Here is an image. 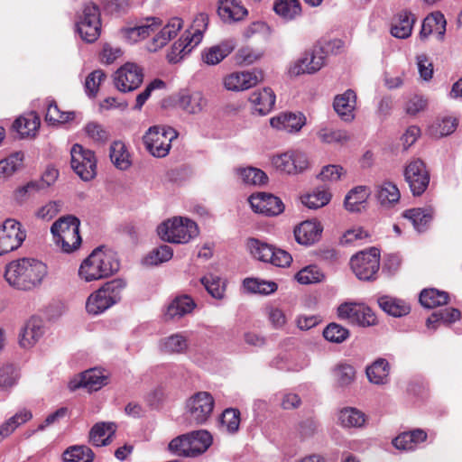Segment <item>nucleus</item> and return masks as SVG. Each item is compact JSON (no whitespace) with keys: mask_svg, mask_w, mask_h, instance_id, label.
Listing matches in <instances>:
<instances>
[{"mask_svg":"<svg viewBox=\"0 0 462 462\" xmlns=\"http://www.w3.org/2000/svg\"><path fill=\"white\" fill-rule=\"evenodd\" d=\"M189 344L186 336L175 333L160 340L161 351L168 354H182L188 349Z\"/></svg>","mask_w":462,"mask_h":462,"instance_id":"a19ab883","label":"nucleus"},{"mask_svg":"<svg viewBox=\"0 0 462 462\" xmlns=\"http://www.w3.org/2000/svg\"><path fill=\"white\" fill-rule=\"evenodd\" d=\"M162 25L161 20L155 17H149L145 20V23L134 26L123 28L121 34L125 41L129 43H135L148 37L151 33H153Z\"/></svg>","mask_w":462,"mask_h":462,"instance_id":"5701e85b","label":"nucleus"},{"mask_svg":"<svg viewBox=\"0 0 462 462\" xmlns=\"http://www.w3.org/2000/svg\"><path fill=\"white\" fill-rule=\"evenodd\" d=\"M178 105L189 114H199L207 106V99L200 91L186 92L180 96Z\"/></svg>","mask_w":462,"mask_h":462,"instance_id":"f704fd0d","label":"nucleus"},{"mask_svg":"<svg viewBox=\"0 0 462 462\" xmlns=\"http://www.w3.org/2000/svg\"><path fill=\"white\" fill-rule=\"evenodd\" d=\"M76 30L81 39L94 42L100 35L101 21L99 8L95 4L84 5L76 18Z\"/></svg>","mask_w":462,"mask_h":462,"instance_id":"6e6552de","label":"nucleus"},{"mask_svg":"<svg viewBox=\"0 0 462 462\" xmlns=\"http://www.w3.org/2000/svg\"><path fill=\"white\" fill-rule=\"evenodd\" d=\"M116 430V425L114 422L96 423L89 432V440L96 447L107 446L111 441Z\"/></svg>","mask_w":462,"mask_h":462,"instance_id":"2f4dec72","label":"nucleus"},{"mask_svg":"<svg viewBox=\"0 0 462 462\" xmlns=\"http://www.w3.org/2000/svg\"><path fill=\"white\" fill-rule=\"evenodd\" d=\"M324 337L333 343H342L349 337L347 328L337 323H330L323 331Z\"/></svg>","mask_w":462,"mask_h":462,"instance_id":"338daca9","label":"nucleus"},{"mask_svg":"<svg viewBox=\"0 0 462 462\" xmlns=\"http://www.w3.org/2000/svg\"><path fill=\"white\" fill-rule=\"evenodd\" d=\"M183 22L179 17L171 18L168 23L157 32L152 40L147 44V50L155 52L159 49L165 46L172 38H174L179 31L182 28Z\"/></svg>","mask_w":462,"mask_h":462,"instance_id":"412c9836","label":"nucleus"},{"mask_svg":"<svg viewBox=\"0 0 462 462\" xmlns=\"http://www.w3.org/2000/svg\"><path fill=\"white\" fill-rule=\"evenodd\" d=\"M356 106V94L352 89L346 90L343 94L337 95L333 101V108L339 118L346 123L355 119Z\"/></svg>","mask_w":462,"mask_h":462,"instance_id":"4be33fe9","label":"nucleus"},{"mask_svg":"<svg viewBox=\"0 0 462 462\" xmlns=\"http://www.w3.org/2000/svg\"><path fill=\"white\" fill-rule=\"evenodd\" d=\"M461 313L457 309L448 308L433 312L427 319V327L435 329L436 324H451L460 319Z\"/></svg>","mask_w":462,"mask_h":462,"instance_id":"3c124183","label":"nucleus"},{"mask_svg":"<svg viewBox=\"0 0 462 462\" xmlns=\"http://www.w3.org/2000/svg\"><path fill=\"white\" fill-rule=\"evenodd\" d=\"M249 203L254 211L267 216L279 215L284 209V205L278 197L265 192L252 194Z\"/></svg>","mask_w":462,"mask_h":462,"instance_id":"6ab92c4d","label":"nucleus"},{"mask_svg":"<svg viewBox=\"0 0 462 462\" xmlns=\"http://www.w3.org/2000/svg\"><path fill=\"white\" fill-rule=\"evenodd\" d=\"M401 194L399 189L393 182H383L376 189V198L383 207H391L397 203Z\"/></svg>","mask_w":462,"mask_h":462,"instance_id":"c03bdc74","label":"nucleus"},{"mask_svg":"<svg viewBox=\"0 0 462 462\" xmlns=\"http://www.w3.org/2000/svg\"><path fill=\"white\" fill-rule=\"evenodd\" d=\"M272 163L276 170L288 174H295L307 169L309 161L306 153L290 151L273 157Z\"/></svg>","mask_w":462,"mask_h":462,"instance_id":"f3484780","label":"nucleus"},{"mask_svg":"<svg viewBox=\"0 0 462 462\" xmlns=\"http://www.w3.org/2000/svg\"><path fill=\"white\" fill-rule=\"evenodd\" d=\"M234 39H227L219 44L211 46L202 51V60L208 65H217L227 57L236 48Z\"/></svg>","mask_w":462,"mask_h":462,"instance_id":"c85d7f7f","label":"nucleus"},{"mask_svg":"<svg viewBox=\"0 0 462 462\" xmlns=\"http://www.w3.org/2000/svg\"><path fill=\"white\" fill-rule=\"evenodd\" d=\"M263 57V51L244 47L236 53V62L240 66H249Z\"/></svg>","mask_w":462,"mask_h":462,"instance_id":"774afa93","label":"nucleus"},{"mask_svg":"<svg viewBox=\"0 0 462 462\" xmlns=\"http://www.w3.org/2000/svg\"><path fill=\"white\" fill-rule=\"evenodd\" d=\"M317 137L325 144L344 145L350 140V134L344 129H336L328 125H321L317 130Z\"/></svg>","mask_w":462,"mask_h":462,"instance_id":"e433bc0d","label":"nucleus"},{"mask_svg":"<svg viewBox=\"0 0 462 462\" xmlns=\"http://www.w3.org/2000/svg\"><path fill=\"white\" fill-rule=\"evenodd\" d=\"M201 283L207 291L215 299L221 300L225 296V282L217 276L209 274L201 278Z\"/></svg>","mask_w":462,"mask_h":462,"instance_id":"680f3d73","label":"nucleus"},{"mask_svg":"<svg viewBox=\"0 0 462 462\" xmlns=\"http://www.w3.org/2000/svg\"><path fill=\"white\" fill-rule=\"evenodd\" d=\"M458 121L455 117L445 116L437 121L430 127V134L435 137H443L451 134L457 129Z\"/></svg>","mask_w":462,"mask_h":462,"instance_id":"052dcab7","label":"nucleus"},{"mask_svg":"<svg viewBox=\"0 0 462 462\" xmlns=\"http://www.w3.org/2000/svg\"><path fill=\"white\" fill-rule=\"evenodd\" d=\"M45 334L44 321L39 317L30 318L21 328L18 344L23 349L32 348Z\"/></svg>","mask_w":462,"mask_h":462,"instance_id":"a211bd4d","label":"nucleus"},{"mask_svg":"<svg viewBox=\"0 0 462 462\" xmlns=\"http://www.w3.org/2000/svg\"><path fill=\"white\" fill-rule=\"evenodd\" d=\"M75 112H62L59 109L55 102L51 101L48 104L45 115V120L50 125L64 124L71 121L75 117Z\"/></svg>","mask_w":462,"mask_h":462,"instance_id":"bf43d9fd","label":"nucleus"},{"mask_svg":"<svg viewBox=\"0 0 462 462\" xmlns=\"http://www.w3.org/2000/svg\"><path fill=\"white\" fill-rule=\"evenodd\" d=\"M109 156L113 164L121 171H125L132 165L131 155L121 141H115L110 145Z\"/></svg>","mask_w":462,"mask_h":462,"instance_id":"ea45409f","label":"nucleus"},{"mask_svg":"<svg viewBox=\"0 0 462 462\" xmlns=\"http://www.w3.org/2000/svg\"><path fill=\"white\" fill-rule=\"evenodd\" d=\"M446 24L445 17L440 12L432 13L424 19L420 37L425 39L435 32L438 34V38L442 40L446 32Z\"/></svg>","mask_w":462,"mask_h":462,"instance_id":"473e14b6","label":"nucleus"},{"mask_svg":"<svg viewBox=\"0 0 462 462\" xmlns=\"http://www.w3.org/2000/svg\"><path fill=\"white\" fill-rule=\"evenodd\" d=\"M275 13L285 20H292L301 12L298 0H278L273 7Z\"/></svg>","mask_w":462,"mask_h":462,"instance_id":"6e6d98bb","label":"nucleus"},{"mask_svg":"<svg viewBox=\"0 0 462 462\" xmlns=\"http://www.w3.org/2000/svg\"><path fill=\"white\" fill-rule=\"evenodd\" d=\"M261 80L255 71H236L226 76L223 84L229 91H244L256 86Z\"/></svg>","mask_w":462,"mask_h":462,"instance_id":"aec40b11","label":"nucleus"},{"mask_svg":"<svg viewBox=\"0 0 462 462\" xmlns=\"http://www.w3.org/2000/svg\"><path fill=\"white\" fill-rule=\"evenodd\" d=\"M301 202L310 209H318L328 204L331 199L330 192L325 188H318L312 192L303 195Z\"/></svg>","mask_w":462,"mask_h":462,"instance_id":"de8ad7c7","label":"nucleus"},{"mask_svg":"<svg viewBox=\"0 0 462 462\" xmlns=\"http://www.w3.org/2000/svg\"><path fill=\"white\" fill-rule=\"evenodd\" d=\"M119 268L120 263L115 252L97 247L82 261L78 275L81 281L91 282L113 275Z\"/></svg>","mask_w":462,"mask_h":462,"instance_id":"f03ea898","label":"nucleus"},{"mask_svg":"<svg viewBox=\"0 0 462 462\" xmlns=\"http://www.w3.org/2000/svg\"><path fill=\"white\" fill-rule=\"evenodd\" d=\"M221 425L230 434L237 432L240 425L239 410L234 408L226 409L221 416Z\"/></svg>","mask_w":462,"mask_h":462,"instance_id":"69168bd1","label":"nucleus"},{"mask_svg":"<svg viewBox=\"0 0 462 462\" xmlns=\"http://www.w3.org/2000/svg\"><path fill=\"white\" fill-rule=\"evenodd\" d=\"M390 364L385 358H377L365 369L368 381L376 385H383L390 380Z\"/></svg>","mask_w":462,"mask_h":462,"instance_id":"c756f323","label":"nucleus"},{"mask_svg":"<svg viewBox=\"0 0 462 462\" xmlns=\"http://www.w3.org/2000/svg\"><path fill=\"white\" fill-rule=\"evenodd\" d=\"M272 127L287 133H297L306 124L305 116L299 113L284 112L270 119Z\"/></svg>","mask_w":462,"mask_h":462,"instance_id":"393cba45","label":"nucleus"},{"mask_svg":"<svg viewBox=\"0 0 462 462\" xmlns=\"http://www.w3.org/2000/svg\"><path fill=\"white\" fill-rule=\"evenodd\" d=\"M370 196V190L366 186H356L349 190L344 201L346 210L359 212L363 205Z\"/></svg>","mask_w":462,"mask_h":462,"instance_id":"58836bf2","label":"nucleus"},{"mask_svg":"<svg viewBox=\"0 0 462 462\" xmlns=\"http://www.w3.org/2000/svg\"><path fill=\"white\" fill-rule=\"evenodd\" d=\"M199 44V34L191 37L185 32L182 36L173 43L171 51L167 54V60L170 63H178L185 56Z\"/></svg>","mask_w":462,"mask_h":462,"instance_id":"a878e982","label":"nucleus"},{"mask_svg":"<svg viewBox=\"0 0 462 462\" xmlns=\"http://www.w3.org/2000/svg\"><path fill=\"white\" fill-rule=\"evenodd\" d=\"M70 164L74 172L84 181L93 180L97 175V158L89 149L75 143L70 149Z\"/></svg>","mask_w":462,"mask_h":462,"instance_id":"1a4fd4ad","label":"nucleus"},{"mask_svg":"<svg viewBox=\"0 0 462 462\" xmlns=\"http://www.w3.org/2000/svg\"><path fill=\"white\" fill-rule=\"evenodd\" d=\"M23 153L16 152L0 161V178H8L18 171L23 162Z\"/></svg>","mask_w":462,"mask_h":462,"instance_id":"13d9d810","label":"nucleus"},{"mask_svg":"<svg viewBox=\"0 0 462 462\" xmlns=\"http://www.w3.org/2000/svg\"><path fill=\"white\" fill-rule=\"evenodd\" d=\"M40 126V118L35 113H30L18 117L13 124V128L22 136L34 135Z\"/></svg>","mask_w":462,"mask_h":462,"instance_id":"79ce46f5","label":"nucleus"},{"mask_svg":"<svg viewBox=\"0 0 462 462\" xmlns=\"http://www.w3.org/2000/svg\"><path fill=\"white\" fill-rule=\"evenodd\" d=\"M327 54L320 46H315L306 51L290 67V73L293 76L314 74L325 65Z\"/></svg>","mask_w":462,"mask_h":462,"instance_id":"f8f14e48","label":"nucleus"},{"mask_svg":"<svg viewBox=\"0 0 462 462\" xmlns=\"http://www.w3.org/2000/svg\"><path fill=\"white\" fill-rule=\"evenodd\" d=\"M402 216L411 222L415 230L420 233L424 232L428 228L430 221L432 220L433 210L431 208H411L405 210Z\"/></svg>","mask_w":462,"mask_h":462,"instance_id":"4c0bfd02","label":"nucleus"},{"mask_svg":"<svg viewBox=\"0 0 462 462\" xmlns=\"http://www.w3.org/2000/svg\"><path fill=\"white\" fill-rule=\"evenodd\" d=\"M245 289L252 293L268 295L273 293L278 286L274 282L259 280L256 278H246L244 280Z\"/></svg>","mask_w":462,"mask_h":462,"instance_id":"4d7b16f0","label":"nucleus"},{"mask_svg":"<svg viewBox=\"0 0 462 462\" xmlns=\"http://www.w3.org/2000/svg\"><path fill=\"white\" fill-rule=\"evenodd\" d=\"M217 13L225 23H233L246 16L247 10L238 0H219Z\"/></svg>","mask_w":462,"mask_h":462,"instance_id":"7c9ffc66","label":"nucleus"},{"mask_svg":"<svg viewBox=\"0 0 462 462\" xmlns=\"http://www.w3.org/2000/svg\"><path fill=\"white\" fill-rule=\"evenodd\" d=\"M107 383V376L103 371L93 368L85 371L81 374L79 385L89 391H97Z\"/></svg>","mask_w":462,"mask_h":462,"instance_id":"49530a36","label":"nucleus"},{"mask_svg":"<svg viewBox=\"0 0 462 462\" xmlns=\"http://www.w3.org/2000/svg\"><path fill=\"white\" fill-rule=\"evenodd\" d=\"M448 294L446 291L437 289H424L420 294V304L428 309L436 308L447 304Z\"/></svg>","mask_w":462,"mask_h":462,"instance_id":"8fccbe9b","label":"nucleus"},{"mask_svg":"<svg viewBox=\"0 0 462 462\" xmlns=\"http://www.w3.org/2000/svg\"><path fill=\"white\" fill-rule=\"evenodd\" d=\"M196 304L188 295L176 297L168 306L165 316L171 319H179L190 313Z\"/></svg>","mask_w":462,"mask_h":462,"instance_id":"c9c22d12","label":"nucleus"},{"mask_svg":"<svg viewBox=\"0 0 462 462\" xmlns=\"http://www.w3.org/2000/svg\"><path fill=\"white\" fill-rule=\"evenodd\" d=\"M212 437L207 430H198L173 439L169 449L178 456L197 457L211 445Z\"/></svg>","mask_w":462,"mask_h":462,"instance_id":"423d86ee","label":"nucleus"},{"mask_svg":"<svg viewBox=\"0 0 462 462\" xmlns=\"http://www.w3.org/2000/svg\"><path fill=\"white\" fill-rule=\"evenodd\" d=\"M275 94L270 88L256 89L249 96V102L253 112L259 116H265L271 112L275 104Z\"/></svg>","mask_w":462,"mask_h":462,"instance_id":"b1692460","label":"nucleus"},{"mask_svg":"<svg viewBox=\"0 0 462 462\" xmlns=\"http://www.w3.org/2000/svg\"><path fill=\"white\" fill-rule=\"evenodd\" d=\"M95 454L85 445L70 446L62 453L63 462H93Z\"/></svg>","mask_w":462,"mask_h":462,"instance_id":"37998d69","label":"nucleus"},{"mask_svg":"<svg viewBox=\"0 0 462 462\" xmlns=\"http://www.w3.org/2000/svg\"><path fill=\"white\" fill-rule=\"evenodd\" d=\"M427 439V433L420 429L400 434L393 440V445L400 450L412 451Z\"/></svg>","mask_w":462,"mask_h":462,"instance_id":"72a5a7b5","label":"nucleus"},{"mask_svg":"<svg viewBox=\"0 0 462 462\" xmlns=\"http://www.w3.org/2000/svg\"><path fill=\"white\" fill-rule=\"evenodd\" d=\"M335 383L339 387L349 386L356 379V370L354 366L346 363L337 365L332 370Z\"/></svg>","mask_w":462,"mask_h":462,"instance_id":"864d4df0","label":"nucleus"},{"mask_svg":"<svg viewBox=\"0 0 462 462\" xmlns=\"http://www.w3.org/2000/svg\"><path fill=\"white\" fill-rule=\"evenodd\" d=\"M143 80V69L135 63L127 62L115 73L114 81L121 92L134 91Z\"/></svg>","mask_w":462,"mask_h":462,"instance_id":"dca6fc26","label":"nucleus"},{"mask_svg":"<svg viewBox=\"0 0 462 462\" xmlns=\"http://www.w3.org/2000/svg\"><path fill=\"white\" fill-rule=\"evenodd\" d=\"M26 237L21 223L9 218L0 226V255L19 248Z\"/></svg>","mask_w":462,"mask_h":462,"instance_id":"4468645a","label":"nucleus"},{"mask_svg":"<svg viewBox=\"0 0 462 462\" xmlns=\"http://www.w3.org/2000/svg\"><path fill=\"white\" fill-rule=\"evenodd\" d=\"M338 420L345 428H357L364 425L365 416L361 411L356 408L346 407L340 410Z\"/></svg>","mask_w":462,"mask_h":462,"instance_id":"603ef678","label":"nucleus"},{"mask_svg":"<svg viewBox=\"0 0 462 462\" xmlns=\"http://www.w3.org/2000/svg\"><path fill=\"white\" fill-rule=\"evenodd\" d=\"M48 274V267L34 258H21L6 265L5 278L10 286L31 291L39 287Z\"/></svg>","mask_w":462,"mask_h":462,"instance_id":"f257e3e1","label":"nucleus"},{"mask_svg":"<svg viewBox=\"0 0 462 462\" xmlns=\"http://www.w3.org/2000/svg\"><path fill=\"white\" fill-rule=\"evenodd\" d=\"M125 285V282L122 279L106 282L88 297L86 301L88 313L98 315L117 303L121 300V294Z\"/></svg>","mask_w":462,"mask_h":462,"instance_id":"20e7f679","label":"nucleus"},{"mask_svg":"<svg viewBox=\"0 0 462 462\" xmlns=\"http://www.w3.org/2000/svg\"><path fill=\"white\" fill-rule=\"evenodd\" d=\"M404 177L414 196L424 193L430 180L425 163L420 159L413 160L407 165Z\"/></svg>","mask_w":462,"mask_h":462,"instance_id":"2eb2a0df","label":"nucleus"},{"mask_svg":"<svg viewBox=\"0 0 462 462\" xmlns=\"http://www.w3.org/2000/svg\"><path fill=\"white\" fill-rule=\"evenodd\" d=\"M79 226V219L71 215L61 217L51 225L53 243L62 253L72 254L79 249L82 243Z\"/></svg>","mask_w":462,"mask_h":462,"instance_id":"7ed1b4c3","label":"nucleus"},{"mask_svg":"<svg viewBox=\"0 0 462 462\" xmlns=\"http://www.w3.org/2000/svg\"><path fill=\"white\" fill-rule=\"evenodd\" d=\"M351 268L359 280L371 281L375 279L380 267V253L376 248L360 252L350 260Z\"/></svg>","mask_w":462,"mask_h":462,"instance_id":"9b49d317","label":"nucleus"},{"mask_svg":"<svg viewBox=\"0 0 462 462\" xmlns=\"http://www.w3.org/2000/svg\"><path fill=\"white\" fill-rule=\"evenodd\" d=\"M246 247L254 258L264 263L268 262L271 252L273 250V245L257 238H249Z\"/></svg>","mask_w":462,"mask_h":462,"instance_id":"5fc2aeb1","label":"nucleus"},{"mask_svg":"<svg viewBox=\"0 0 462 462\" xmlns=\"http://www.w3.org/2000/svg\"><path fill=\"white\" fill-rule=\"evenodd\" d=\"M337 316L341 319L360 327H370L376 323L374 311L363 303H342L337 308Z\"/></svg>","mask_w":462,"mask_h":462,"instance_id":"ddd939ff","label":"nucleus"},{"mask_svg":"<svg viewBox=\"0 0 462 462\" xmlns=\"http://www.w3.org/2000/svg\"><path fill=\"white\" fill-rule=\"evenodd\" d=\"M378 304L384 312L393 317H402L410 311V306L406 302L389 296L380 297Z\"/></svg>","mask_w":462,"mask_h":462,"instance_id":"a18cd8bd","label":"nucleus"},{"mask_svg":"<svg viewBox=\"0 0 462 462\" xmlns=\"http://www.w3.org/2000/svg\"><path fill=\"white\" fill-rule=\"evenodd\" d=\"M415 21L416 19L411 12L407 10L399 12L392 19L391 34L398 39L410 37Z\"/></svg>","mask_w":462,"mask_h":462,"instance_id":"cd10ccee","label":"nucleus"},{"mask_svg":"<svg viewBox=\"0 0 462 462\" xmlns=\"http://www.w3.org/2000/svg\"><path fill=\"white\" fill-rule=\"evenodd\" d=\"M162 240L172 244H186L199 235L197 224L188 217H174L157 227Z\"/></svg>","mask_w":462,"mask_h":462,"instance_id":"39448f33","label":"nucleus"},{"mask_svg":"<svg viewBox=\"0 0 462 462\" xmlns=\"http://www.w3.org/2000/svg\"><path fill=\"white\" fill-rule=\"evenodd\" d=\"M215 401L208 392H199L189 398L186 402L187 418L190 424H204L211 416Z\"/></svg>","mask_w":462,"mask_h":462,"instance_id":"9d476101","label":"nucleus"},{"mask_svg":"<svg viewBox=\"0 0 462 462\" xmlns=\"http://www.w3.org/2000/svg\"><path fill=\"white\" fill-rule=\"evenodd\" d=\"M239 176L244 183L249 185H262L268 180V177L264 171L254 167L240 169Z\"/></svg>","mask_w":462,"mask_h":462,"instance_id":"0e129e2a","label":"nucleus"},{"mask_svg":"<svg viewBox=\"0 0 462 462\" xmlns=\"http://www.w3.org/2000/svg\"><path fill=\"white\" fill-rule=\"evenodd\" d=\"M322 230L321 225L317 221H303L294 229L295 240L303 245H313L319 240Z\"/></svg>","mask_w":462,"mask_h":462,"instance_id":"bb28decb","label":"nucleus"},{"mask_svg":"<svg viewBox=\"0 0 462 462\" xmlns=\"http://www.w3.org/2000/svg\"><path fill=\"white\" fill-rule=\"evenodd\" d=\"M173 256V250L170 245H162L153 248L142 260L145 266H157L170 261Z\"/></svg>","mask_w":462,"mask_h":462,"instance_id":"09e8293b","label":"nucleus"},{"mask_svg":"<svg viewBox=\"0 0 462 462\" xmlns=\"http://www.w3.org/2000/svg\"><path fill=\"white\" fill-rule=\"evenodd\" d=\"M178 133L170 126L153 125L144 134L143 141L146 150L154 157L163 158L169 154L172 140Z\"/></svg>","mask_w":462,"mask_h":462,"instance_id":"0eeeda50","label":"nucleus"},{"mask_svg":"<svg viewBox=\"0 0 462 462\" xmlns=\"http://www.w3.org/2000/svg\"><path fill=\"white\" fill-rule=\"evenodd\" d=\"M295 279L300 284H311L320 282L324 279V274L317 265H309L300 270Z\"/></svg>","mask_w":462,"mask_h":462,"instance_id":"e2e57ef3","label":"nucleus"}]
</instances>
